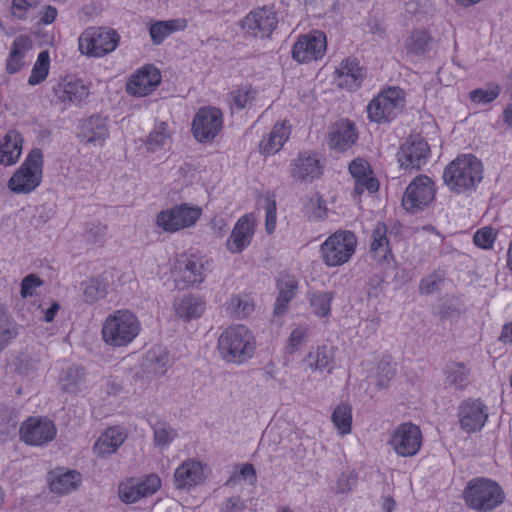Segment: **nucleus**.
Returning a JSON list of instances; mask_svg holds the SVG:
<instances>
[{"label": "nucleus", "mask_w": 512, "mask_h": 512, "mask_svg": "<svg viewBox=\"0 0 512 512\" xmlns=\"http://www.w3.org/2000/svg\"><path fill=\"white\" fill-rule=\"evenodd\" d=\"M256 348L253 333L242 324L226 327L217 339V351L228 364L241 365L251 359Z\"/></svg>", "instance_id": "obj_1"}, {"label": "nucleus", "mask_w": 512, "mask_h": 512, "mask_svg": "<svg viewBox=\"0 0 512 512\" xmlns=\"http://www.w3.org/2000/svg\"><path fill=\"white\" fill-rule=\"evenodd\" d=\"M483 179V164L474 155L457 157L444 169V184L457 194L473 191Z\"/></svg>", "instance_id": "obj_2"}, {"label": "nucleus", "mask_w": 512, "mask_h": 512, "mask_svg": "<svg viewBox=\"0 0 512 512\" xmlns=\"http://www.w3.org/2000/svg\"><path fill=\"white\" fill-rule=\"evenodd\" d=\"M140 332L138 318L129 310L120 309L109 314L102 325L103 341L112 347L130 344Z\"/></svg>", "instance_id": "obj_3"}, {"label": "nucleus", "mask_w": 512, "mask_h": 512, "mask_svg": "<svg viewBox=\"0 0 512 512\" xmlns=\"http://www.w3.org/2000/svg\"><path fill=\"white\" fill-rule=\"evenodd\" d=\"M505 499L501 486L488 478H474L464 490L466 505L478 512H489L500 506Z\"/></svg>", "instance_id": "obj_4"}, {"label": "nucleus", "mask_w": 512, "mask_h": 512, "mask_svg": "<svg viewBox=\"0 0 512 512\" xmlns=\"http://www.w3.org/2000/svg\"><path fill=\"white\" fill-rule=\"evenodd\" d=\"M43 175V153L34 148L8 181V188L15 194H29L41 183Z\"/></svg>", "instance_id": "obj_5"}, {"label": "nucleus", "mask_w": 512, "mask_h": 512, "mask_svg": "<svg viewBox=\"0 0 512 512\" xmlns=\"http://www.w3.org/2000/svg\"><path fill=\"white\" fill-rule=\"evenodd\" d=\"M357 237L347 230L331 234L321 245L320 255L328 267H338L347 263L356 252Z\"/></svg>", "instance_id": "obj_6"}, {"label": "nucleus", "mask_w": 512, "mask_h": 512, "mask_svg": "<svg viewBox=\"0 0 512 512\" xmlns=\"http://www.w3.org/2000/svg\"><path fill=\"white\" fill-rule=\"evenodd\" d=\"M119 34L108 27H88L79 36L81 54L89 57H103L118 46Z\"/></svg>", "instance_id": "obj_7"}, {"label": "nucleus", "mask_w": 512, "mask_h": 512, "mask_svg": "<svg viewBox=\"0 0 512 512\" xmlns=\"http://www.w3.org/2000/svg\"><path fill=\"white\" fill-rule=\"evenodd\" d=\"M404 102L403 90L398 87H390L369 102L368 118L376 123L391 121L402 111Z\"/></svg>", "instance_id": "obj_8"}, {"label": "nucleus", "mask_w": 512, "mask_h": 512, "mask_svg": "<svg viewBox=\"0 0 512 512\" xmlns=\"http://www.w3.org/2000/svg\"><path fill=\"white\" fill-rule=\"evenodd\" d=\"M201 214V208L183 203L160 211L155 224L164 232L175 233L195 225Z\"/></svg>", "instance_id": "obj_9"}, {"label": "nucleus", "mask_w": 512, "mask_h": 512, "mask_svg": "<svg viewBox=\"0 0 512 512\" xmlns=\"http://www.w3.org/2000/svg\"><path fill=\"white\" fill-rule=\"evenodd\" d=\"M435 193L433 181L426 175H419L406 188L402 206L408 212H416L429 205Z\"/></svg>", "instance_id": "obj_10"}, {"label": "nucleus", "mask_w": 512, "mask_h": 512, "mask_svg": "<svg viewBox=\"0 0 512 512\" xmlns=\"http://www.w3.org/2000/svg\"><path fill=\"white\" fill-rule=\"evenodd\" d=\"M389 444L398 456L412 457L421 448V430L417 425L410 422L400 424L394 429Z\"/></svg>", "instance_id": "obj_11"}, {"label": "nucleus", "mask_w": 512, "mask_h": 512, "mask_svg": "<svg viewBox=\"0 0 512 512\" xmlns=\"http://www.w3.org/2000/svg\"><path fill=\"white\" fill-rule=\"evenodd\" d=\"M460 428L467 433L480 431L488 420V407L480 399L462 401L457 411Z\"/></svg>", "instance_id": "obj_12"}, {"label": "nucleus", "mask_w": 512, "mask_h": 512, "mask_svg": "<svg viewBox=\"0 0 512 512\" xmlns=\"http://www.w3.org/2000/svg\"><path fill=\"white\" fill-rule=\"evenodd\" d=\"M223 117L217 108L204 107L195 115L192 122V132L199 142L213 140L222 130Z\"/></svg>", "instance_id": "obj_13"}, {"label": "nucleus", "mask_w": 512, "mask_h": 512, "mask_svg": "<svg viewBox=\"0 0 512 512\" xmlns=\"http://www.w3.org/2000/svg\"><path fill=\"white\" fill-rule=\"evenodd\" d=\"M326 35L320 30H313L302 35L294 44L292 56L300 62L306 63L321 58L326 52Z\"/></svg>", "instance_id": "obj_14"}, {"label": "nucleus", "mask_w": 512, "mask_h": 512, "mask_svg": "<svg viewBox=\"0 0 512 512\" xmlns=\"http://www.w3.org/2000/svg\"><path fill=\"white\" fill-rule=\"evenodd\" d=\"M20 438L29 445L41 446L56 436L54 423L46 418L31 417L22 423Z\"/></svg>", "instance_id": "obj_15"}, {"label": "nucleus", "mask_w": 512, "mask_h": 512, "mask_svg": "<svg viewBox=\"0 0 512 512\" xmlns=\"http://www.w3.org/2000/svg\"><path fill=\"white\" fill-rule=\"evenodd\" d=\"M53 93L59 103L71 106L81 104L89 96L90 90L83 80L69 75L56 83Z\"/></svg>", "instance_id": "obj_16"}, {"label": "nucleus", "mask_w": 512, "mask_h": 512, "mask_svg": "<svg viewBox=\"0 0 512 512\" xmlns=\"http://www.w3.org/2000/svg\"><path fill=\"white\" fill-rule=\"evenodd\" d=\"M276 13L272 8L252 10L242 21V28L254 37H269L277 26Z\"/></svg>", "instance_id": "obj_17"}, {"label": "nucleus", "mask_w": 512, "mask_h": 512, "mask_svg": "<svg viewBox=\"0 0 512 512\" xmlns=\"http://www.w3.org/2000/svg\"><path fill=\"white\" fill-rule=\"evenodd\" d=\"M205 464L195 458L183 461L174 471L173 485L177 490L189 491L206 479Z\"/></svg>", "instance_id": "obj_18"}, {"label": "nucleus", "mask_w": 512, "mask_h": 512, "mask_svg": "<svg viewBox=\"0 0 512 512\" xmlns=\"http://www.w3.org/2000/svg\"><path fill=\"white\" fill-rule=\"evenodd\" d=\"M256 228V218L252 213L243 215L233 227L226 241V248L232 254L243 252L251 243Z\"/></svg>", "instance_id": "obj_19"}, {"label": "nucleus", "mask_w": 512, "mask_h": 512, "mask_svg": "<svg viewBox=\"0 0 512 512\" xmlns=\"http://www.w3.org/2000/svg\"><path fill=\"white\" fill-rule=\"evenodd\" d=\"M160 82L159 70L152 65H146L127 82L126 90L130 95L144 97L153 92Z\"/></svg>", "instance_id": "obj_20"}, {"label": "nucleus", "mask_w": 512, "mask_h": 512, "mask_svg": "<svg viewBox=\"0 0 512 512\" xmlns=\"http://www.w3.org/2000/svg\"><path fill=\"white\" fill-rule=\"evenodd\" d=\"M289 172L297 181L310 182L322 174V165L317 154L302 152L292 160Z\"/></svg>", "instance_id": "obj_21"}, {"label": "nucleus", "mask_w": 512, "mask_h": 512, "mask_svg": "<svg viewBox=\"0 0 512 512\" xmlns=\"http://www.w3.org/2000/svg\"><path fill=\"white\" fill-rule=\"evenodd\" d=\"M336 82L340 88L353 91L358 89L366 77V70L356 58L343 59L335 70Z\"/></svg>", "instance_id": "obj_22"}, {"label": "nucleus", "mask_w": 512, "mask_h": 512, "mask_svg": "<svg viewBox=\"0 0 512 512\" xmlns=\"http://www.w3.org/2000/svg\"><path fill=\"white\" fill-rule=\"evenodd\" d=\"M349 172L354 179V193L361 195L364 191L374 193L379 189V182L374 177L370 164L363 158L353 160Z\"/></svg>", "instance_id": "obj_23"}, {"label": "nucleus", "mask_w": 512, "mask_h": 512, "mask_svg": "<svg viewBox=\"0 0 512 512\" xmlns=\"http://www.w3.org/2000/svg\"><path fill=\"white\" fill-rule=\"evenodd\" d=\"M109 136L108 119L99 115H93L80 125L79 137L83 142L102 146Z\"/></svg>", "instance_id": "obj_24"}, {"label": "nucleus", "mask_w": 512, "mask_h": 512, "mask_svg": "<svg viewBox=\"0 0 512 512\" xmlns=\"http://www.w3.org/2000/svg\"><path fill=\"white\" fill-rule=\"evenodd\" d=\"M356 140L357 132L354 123L341 120L329 132L328 145L330 149L343 152L350 149Z\"/></svg>", "instance_id": "obj_25"}, {"label": "nucleus", "mask_w": 512, "mask_h": 512, "mask_svg": "<svg viewBox=\"0 0 512 512\" xmlns=\"http://www.w3.org/2000/svg\"><path fill=\"white\" fill-rule=\"evenodd\" d=\"M430 152L428 143L423 139L413 140L402 145L399 162L404 168H420Z\"/></svg>", "instance_id": "obj_26"}, {"label": "nucleus", "mask_w": 512, "mask_h": 512, "mask_svg": "<svg viewBox=\"0 0 512 512\" xmlns=\"http://www.w3.org/2000/svg\"><path fill=\"white\" fill-rule=\"evenodd\" d=\"M170 365L169 352L163 347H154L146 352L142 369L151 378H159L166 374Z\"/></svg>", "instance_id": "obj_27"}, {"label": "nucleus", "mask_w": 512, "mask_h": 512, "mask_svg": "<svg viewBox=\"0 0 512 512\" xmlns=\"http://www.w3.org/2000/svg\"><path fill=\"white\" fill-rule=\"evenodd\" d=\"M298 283L295 277L288 273H282L277 278L278 296L274 305V315L281 316L288 309L290 301L295 297Z\"/></svg>", "instance_id": "obj_28"}, {"label": "nucleus", "mask_w": 512, "mask_h": 512, "mask_svg": "<svg viewBox=\"0 0 512 512\" xmlns=\"http://www.w3.org/2000/svg\"><path fill=\"white\" fill-rule=\"evenodd\" d=\"M205 309V300L200 296L192 294H185L174 302L176 315L184 321H191L200 318Z\"/></svg>", "instance_id": "obj_29"}, {"label": "nucleus", "mask_w": 512, "mask_h": 512, "mask_svg": "<svg viewBox=\"0 0 512 512\" xmlns=\"http://www.w3.org/2000/svg\"><path fill=\"white\" fill-rule=\"evenodd\" d=\"M23 148V137L21 134L11 129L3 137L0 143V164L11 166L17 163Z\"/></svg>", "instance_id": "obj_30"}, {"label": "nucleus", "mask_w": 512, "mask_h": 512, "mask_svg": "<svg viewBox=\"0 0 512 512\" xmlns=\"http://www.w3.org/2000/svg\"><path fill=\"white\" fill-rule=\"evenodd\" d=\"M81 482V475L75 470L64 471L58 469L50 473L49 486L53 493L68 494L77 489Z\"/></svg>", "instance_id": "obj_31"}, {"label": "nucleus", "mask_w": 512, "mask_h": 512, "mask_svg": "<svg viewBox=\"0 0 512 512\" xmlns=\"http://www.w3.org/2000/svg\"><path fill=\"white\" fill-rule=\"evenodd\" d=\"M126 439V434L121 428L110 427L103 432L96 441L93 450L100 457L115 453Z\"/></svg>", "instance_id": "obj_32"}, {"label": "nucleus", "mask_w": 512, "mask_h": 512, "mask_svg": "<svg viewBox=\"0 0 512 512\" xmlns=\"http://www.w3.org/2000/svg\"><path fill=\"white\" fill-rule=\"evenodd\" d=\"M370 252L379 263L388 262L392 259V252L387 238V226L382 222H378L373 229Z\"/></svg>", "instance_id": "obj_33"}, {"label": "nucleus", "mask_w": 512, "mask_h": 512, "mask_svg": "<svg viewBox=\"0 0 512 512\" xmlns=\"http://www.w3.org/2000/svg\"><path fill=\"white\" fill-rule=\"evenodd\" d=\"M335 358V349L331 346H318L314 351H310L304 362L312 371L322 372L327 369L328 373L332 371V365Z\"/></svg>", "instance_id": "obj_34"}, {"label": "nucleus", "mask_w": 512, "mask_h": 512, "mask_svg": "<svg viewBox=\"0 0 512 512\" xmlns=\"http://www.w3.org/2000/svg\"><path fill=\"white\" fill-rule=\"evenodd\" d=\"M179 275L184 286L201 284L206 277L202 259L195 255L189 256L180 268Z\"/></svg>", "instance_id": "obj_35"}, {"label": "nucleus", "mask_w": 512, "mask_h": 512, "mask_svg": "<svg viewBox=\"0 0 512 512\" xmlns=\"http://www.w3.org/2000/svg\"><path fill=\"white\" fill-rule=\"evenodd\" d=\"M187 27V20L184 18L157 21L149 27V34L154 45H160L171 34L183 31Z\"/></svg>", "instance_id": "obj_36"}, {"label": "nucleus", "mask_w": 512, "mask_h": 512, "mask_svg": "<svg viewBox=\"0 0 512 512\" xmlns=\"http://www.w3.org/2000/svg\"><path fill=\"white\" fill-rule=\"evenodd\" d=\"M289 127L284 122L274 125L266 138L259 143V150L264 155H273L280 151L289 138Z\"/></svg>", "instance_id": "obj_37"}, {"label": "nucleus", "mask_w": 512, "mask_h": 512, "mask_svg": "<svg viewBox=\"0 0 512 512\" xmlns=\"http://www.w3.org/2000/svg\"><path fill=\"white\" fill-rule=\"evenodd\" d=\"M82 300L87 304H94L104 299L108 293V284L102 278H90L80 284Z\"/></svg>", "instance_id": "obj_38"}, {"label": "nucleus", "mask_w": 512, "mask_h": 512, "mask_svg": "<svg viewBox=\"0 0 512 512\" xmlns=\"http://www.w3.org/2000/svg\"><path fill=\"white\" fill-rule=\"evenodd\" d=\"M171 142V132L165 122L156 124L145 140L149 152H157Z\"/></svg>", "instance_id": "obj_39"}, {"label": "nucleus", "mask_w": 512, "mask_h": 512, "mask_svg": "<svg viewBox=\"0 0 512 512\" xmlns=\"http://www.w3.org/2000/svg\"><path fill=\"white\" fill-rule=\"evenodd\" d=\"M331 419L339 434H349L352 426L351 405L344 402L337 405L333 410Z\"/></svg>", "instance_id": "obj_40"}, {"label": "nucleus", "mask_w": 512, "mask_h": 512, "mask_svg": "<svg viewBox=\"0 0 512 512\" xmlns=\"http://www.w3.org/2000/svg\"><path fill=\"white\" fill-rule=\"evenodd\" d=\"M84 370L80 367H70L60 376L61 388L68 393H77L81 390L84 380Z\"/></svg>", "instance_id": "obj_41"}, {"label": "nucleus", "mask_w": 512, "mask_h": 512, "mask_svg": "<svg viewBox=\"0 0 512 512\" xmlns=\"http://www.w3.org/2000/svg\"><path fill=\"white\" fill-rule=\"evenodd\" d=\"M445 381L457 388L462 389L468 384L469 381V370L460 363H452L446 366L445 370Z\"/></svg>", "instance_id": "obj_42"}, {"label": "nucleus", "mask_w": 512, "mask_h": 512, "mask_svg": "<svg viewBox=\"0 0 512 512\" xmlns=\"http://www.w3.org/2000/svg\"><path fill=\"white\" fill-rule=\"evenodd\" d=\"M50 56L48 51H42L39 53L37 60L31 71V75L28 79V83L32 86L43 82L49 73Z\"/></svg>", "instance_id": "obj_43"}, {"label": "nucleus", "mask_w": 512, "mask_h": 512, "mask_svg": "<svg viewBox=\"0 0 512 512\" xmlns=\"http://www.w3.org/2000/svg\"><path fill=\"white\" fill-rule=\"evenodd\" d=\"M431 41L429 33L425 30H414L405 42V48L409 53L422 54Z\"/></svg>", "instance_id": "obj_44"}, {"label": "nucleus", "mask_w": 512, "mask_h": 512, "mask_svg": "<svg viewBox=\"0 0 512 512\" xmlns=\"http://www.w3.org/2000/svg\"><path fill=\"white\" fill-rule=\"evenodd\" d=\"M332 299L331 292H314L310 295L309 303L317 316L325 317L330 312Z\"/></svg>", "instance_id": "obj_45"}, {"label": "nucleus", "mask_w": 512, "mask_h": 512, "mask_svg": "<svg viewBox=\"0 0 512 512\" xmlns=\"http://www.w3.org/2000/svg\"><path fill=\"white\" fill-rule=\"evenodd\" d=\"M153 438L156 447H167L177 436V432L166 423H157L153 427Z\"/></svg>", "instance_id": "obj_46"}, {"label": "nucleus", "mask_w": 512, "mask_h": 512, "mask_svg": "<svg viewBox=\"0 0 512 512\" xmlns=\"http://www.w3.org/2000/svg\"><path fill=\"white\" fill-rule=\"evenodd\" d=\"M232 103L238 109H244L252 104L256 90L251 87H241L231 92Z\"/></svg>", "instance_id": "obj_47"}, {"label": "nucleus", "mask_w": 512, "mask_h": 512, "mask_svg": "<svg viewBox=\"0 0 512 512\" xmlns=\"http://www.w3.org/2000/svg\"><path fill=\"white\" fill-rule=\"evenodd\" d=\"M119 498L125 503H135L142 497L141 492L136 484V481L131 479L128 482L122 483L118 488Z\"/></svg>", "instance_id": "obj_48"}, {"label": "nucleus", "mask_w": 512, "mask_h": 512, "mask_svg": "<svg viewBox=\"0 0 512 512\" xmlns=\"http://www.w3.org/2000/svg\"><path fill=\"white\" fill-rule=\"evenodd\" d=\"M308 331V327L298 326L291 332L286 346L288 353L293 354L299 350L308 336Z\"/></svg>", "instance_id": "obj_49"}, {"label": "nucleus", "mask_w": 512, "mask_h": 512, "mask_svg": "<svg viewBox=\"0 0 512 512\" xmlns=\"http://www.w3.org/2000/svg\"><path fill=\"white\" fill-rule=\"evenodd\" d=\"M39 4L40 0H12L10 12L15 18L24 20L29 9L37 8Z\"/></svg>", "instance_id": "obj_50"}, {"label": "nucleus", "mask_w": 512, "mask_h": 512, "mask_svg": "<svg viewBox=\"0 0 512 512\" xmlns=\"http://www.w3.org/2000/svg\"><path fill=\"white\" fill-rule=\"evenodd\" d=\"M499 86H490L487 89H475L470 92V98L474 103H490L494 101L499 95Z\"/></svg>", "instance_id": "obj_51"}, {"label": "nucleus", "mask_w": 512, "mask_h": 512, "mask_svg": "<svg viewBox=\"0 0 512 512\" xmlns=\"http://www.w3.org/2000/svg\"><path fill=\"white\" fill-rule=\"evenodd\" d=\"M136 484L143 498L156 493L161 486V480L156 474L146 476L142 481H136Z\"/></svg>", "instance_id": "obj_52"}, {"label": "nucleus", "mask_w": 512, "mask_h": 512, "mask_svg": "<svg viewBox=\"0 0 512 512\" xmlns=\"http://www.w3.org/2000/svg\"><path fill=\"white\" fill-rule=\"evenodd\" d=\"M395 370L389 361L382 360L377 366V386L381 389L388 387V383L394 376Z\"/></svg>", "instance_id": "obj_53"}, {"label": "nucleus", "mask_w": 512, "mask_h": 512, "mask_svg": "<svg viewBox=\"0 0 512 512\" xmlns=\"http://www.w3.org/2000/svg\"><path fill=\"white\" fill-rule=\"evenodd\" d=\"M496 238V233L494 232L493 228L491 227H484L482 229H479L473 237V241L476 246L483 248V249H489L492 247L494 241Z\"/></svg>", "instance_id": "obj_54"}, {"label": "nucleus", "mask_w": 512, "mask_h": 512, "mask_svg": "<svg viewBox=\"0 0 512 512\" xmlns=\"http://www.w3.org/2000/svg\"><path fill=\"white\" fill-rule=\"evenodd\" d=\"M107 234V226L100 223H91L85 231L86 239L91 243H102Z\"/></svg>", "instance_id": "obj_55"}, {"label": "nucleus", "mask_w": 512, "mask_h": 512, "mask_svg": "<svg viewBox=\"0 0 512 512\" xmlns=\"http://www.w3.org/2000/svg\"><path fill=\"white\" fill-rule=\"evenodd\" d=\"M43 280L35 274H29L23 278L21 282L20 294L23 298L31 297L34 295L36 288L43 285Z\"/></svg>", "instance_id": "obj_56"}, {"label": "nucleus", "mask_w": 512, "mask_h": 512, "mask_svg": "<svg viewBox=\"0 0 512 512\" xmlns=\"http://www.w3.org/2000/svg\"><path fill=\"white\" fill-rule=\"evenodd\" d=\"M230 305L233 307L237 318H243L251 314L254 310V305L250 301L243 300L237 296L231 299Z\"/></svg>", "instance_id": "obj_57"}, {"label": "nucleus", "mask_w": 512, "mask_h": 512, "mask_svg": "<svg viewBox=\"0 0 512 512\" xmlns=\"http://www.w3.org/2000/svg\"><path fill=\"white\" fill-rule=\"evenodd\" d=\"M32 46L33 43L30 37L26 35H21L13 41L10 52L24 58L26 53L32 48Z\"/></svg>", "instance_id": "obj_58"}, {"label": "nucleus", "mask_w": 512, "mask_h": 512, "mask_svg": "<svg viewBox=\"0 0 512 512\" xmlns=\"http://www.w3.org/2000/svg\"><path fill=\"white\" fill-rule=\"evenodd\" d=\"M277 209L275 201H269L266 207L265 229L268 234L274 232L276 227Z\"/></svg>", "instance_id": "obj_59"}, {"label": "nucleus", "mask_w": 512, "mask_h": 512, "mask_svg": "<svg viewBox=\"0 0 512 512\" xmlns=\"http://www.w3.org/2000/svg\"><path fill=\"white\" fill-rule=\"evenodd\" d=\"M23 59V57L17 56V54L10 52L9 57L6 61V72L8 74H14L18 72L24 65Z\"/></svg>", "instance_id": "obj_60"}, {"label": "nucleus", "mask_w": 512, "mask_h": 512, "mask_svg": "<svg viewBox=\"0 0 512 512\" xmlns=\"http://www.w3.org/2000/svg\"><path fill=\"white\" fill-rule=\"evenodd\" d=\"M58 11L54 6L47 5L40 13V23L49 25L53 23L57 17Z\"/></svg>", "instance_id": "obj_61"}, {"label": "nucleus", "mask_w": 512, "mask_h": 512, "mask_svg": "<svg viewBox=\"0 0 512 512\" xmlns=\"http://www.w3.org/2000/svg\"><path fill=\"white\" fill-rule=\"evenodd\" d=\"M245 505L240 497H231L226 500L223 512H242Z\"/></svg>", "instance_id": "obj_62"}, {"label": "nucleus", "mask_w": 512, "mask_h": 512, "mask_svg": "<svg viewBox=\"0 0 512 512\" xmlns=\"http://www.w3.org/2000/svg\"><path fill=\"white\" fill-rule=\"evenodd\" d=\"M438 284V281L433 277L424 279L420 283V293L426 295L432 294L438 289Z\"/></svg>", "instance_id": "obj_63"}, {"label": "nucleus", "mask_w": 512, "mask_h": 512, "mask_svg": "<svg viewBox=\"0 0 512 512\" xmlns=\"http://www.w3.org/2000/svg\"><path fill=\"white\" fill-rule=\"evenodd\" d=\"M211 229L218 236H222L227 230V222L222 217H214L211 220Z\"/></svg>", "instance_id": "obj_64"}]
</instances>
